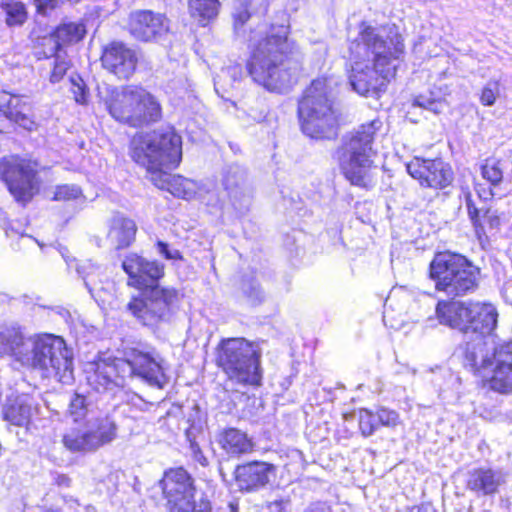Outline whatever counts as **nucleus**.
I'll return each mask as SVG.
<instances>
[{"label": "nucleus", "instance_id": "obj_1", "mask_svg": "<svg viewBox=\"0 0 512 512\" xmlns=\"http://www.w3.org/2000/svg\"><path fill=\"white\" fill-rule=\"evenodd\" d=\"M268 9L266 0H235L232 9L234 34L249 42L250 55L246 69L252 80L270 92L283 93L298 80L301 56L289 38V25H260L247 36L246 25Z\"/></svg>", "mask_w": 512, "mask_h": 512}, {"label": "nucleus", "instance_id": "obj_2", "mask_svg": "<svg viewBox=\"0 0 512 512\" xmlns=\"http://www.w3.org/2000/svg\"><path fill=\"white\" fill-rule=\"evenodd\" d=\"M350 51L355 59L349 76L352 89L359 95L377 98L395 77L405 46L395 25L373 27L362 22Z\"/></svg>", "mask_w": 512, "mask_h": 512}, {"label": "nucleus", "instance_id": "obj_3", "mask_svg": "<svg viewBox=\"0 0 512 512\" xmlns=\"http://www.w3.org/2000/svg\"><path fill=\"white\" fill-rule=\"evenodd\" d=\"M163 363V357L155 348L138 343L125 347L121 357L99 359L92 363V373L87 381L99 393L124 387L126 381L133 378L162 389L168 383Z\"/></svg>", "mask_w": 512, "mask_h": 512}, {"label": "nucleus", "instance_id": "obj_4", "mask_svg": "<svg viewBox=\"0 0 512 512\" xmlns=\"http://www.w3.org/2000/svg\"><path fill=\"white\" fill-rule=\"evenodd\" d=\"M0 353L12 354L44 378H54L62 384L74 380L73 352L61 337L43 334L25 338L18 329H6L0 333Z\"/></svg>", "mask_w": 512, "mask_h": 512}, {"label": "nucleus", "instance_id": "obj_5", "mask_svg": "<svg viewBox=\"0 0 512 512\" xmlns=\"http://www.w3.org/2000/svg\"><path fill=\"white\" fill-rule=\"evenodd\" d=\"M130 154L136 163L151 173H162L168 181L167 171L182 160V139L172 128L138 132L130 142Z\"/></svg>", "mask_w": 512, "mask_h": 512}, {"label": "nucleus", "instance_id": "obj_6", "mask_svg": "<svg viewBox=\"0 0 512 512\" xmlns=\"http://www.w3.org/2000/svg\"><path fill=\"white\" fill-rule=\"evenodd\" d=\"M301 129L311 138H331L336 135L338 112L330 82L326 78L313 80L298 104Z\"/></svg>", "mask_w": 512, "mask_h": 512}, {"label": "nucleus", "instance_id": "obj_7", "mask_svg": "<svg viewBox=\"0 0 512 512\" xmlns=\"http://www.w3.org/2000/svg\"><path fill=\"white\" fill-rule=\"evenodd\" d=\"M382 122L374 119L360 125L344 144L341 169L351 185L370 190L375 186L371 172L372 156L375 154L372 145L376 133L381 129Z\"/></svg>", "mask_w": 512, "mask_h": 512}, {"label": "nucleus", "instance_id": "obj_8", "mask_svg": "<svg viewBox=\"0 0 512 512\" xmlns=\"http://www.w3.org/2000/svg\"><path fill=\"white\" fill-rule=\"evenodd\" d=\"M429 277L437 291L449 297H461L477 289L480 268L461 254L438 252L430 262Z\"/></svg>", "mask_w": 512, "mask_h": 512}, {"label": "nucleus", "instance_id": "obj_9", "mask_svg": "<svg viewBox=\"0 0 512 512\" xmlns=\"http://www.w3.org/2000/svg\"><path fill=\"white\" fill-rule=\"evenodd\" d=\"M261 353L258 346L244 338L223 339L217 347L216 363L230 380L259 385Z\"/></svg>", "mask_w": 512, "mask_h": 512}, {"label": "nucleus", "instance_id": "obj_10", "mask_svg": "<svg viewBox=\"0 0 512 512\" xmlns=\"http://www.w3.org/2000/svg\"><path fill=\"white\" fill-rule=\"evenodd\" d=\"M182 298L176 288L159 284L132 298L127 310L140 324L155 329L174 320Z\"/></svg>", "mask_w": 512, "mask_h": 512}, {"label": "nucleus", "instance_id": "obj_11", "mask_svg": "<svg viewBox=\"0 0 512 512\" xmlns=\"http://www.w3.org/2000/svg\"><path fill=\"white\" fill-rule=\"evenodd\" d=\"M159 485L169 512H212L205 494L196 499L195 480L183 467L166 470Z\"/></svg>", "mask_w": 512, "mask_h": 512}, {"label": "nucleus", "instance_id": "obj_12", "mask_svg": "<svg viewBox=\"0 0 512 512\" xmlns=\"http://www.w3.org/2000/svg\"><path fill=\"white\" fill-rule=\"evenodd\" d=\"M0 178L14 199L26 205L39 191L37 172L30 161L18 157L0 160Z\"/></svg>", "mask_w": 512, "mask_h": 512}, {"label": "nucleus", "instance_id": "obj_13", "mask_svg": "<svg viewBox=\"0 0 512 512\" xmlns=\"http://www.w3.org/2000/svg\"><path fill=\"white\" fill-rule=\"evenodd\" d=\"M141 87L123 86L121 88L105 85L98 89V95L105 104L109 114L118 122L132 127L138 119L133 113L141 100Z\"/></svg>", "mask_w": 512, "mask_h": 512}, {"label": "nucleus", "instance_id": "obj_14", "mask_svg": "<svg viewBox=\"0 0 512 512\" xmlns=\"http://www.w3.org/2000/svg\"><path fill=\"white\" fill-rule=\"evenodd\" d=\"M122 269L128 275V285L140 292L159 285L165 275V266L157 260H148L136 253H129L122 261Z\"/></svg>", "mask_w": 512, "mask_h": 512}, {"label": "nucleus", "instance_id": "obj_15", "mask_svg": "<svg viewBox=\"0 0 512 512\" xmlns=\"http://www.w3.org/2000/svg\"><path fill=\"white\" fill-rule=\"evenodd\" d=\"M408 174L417 179L422 187L445 189L454 180V173L449 163L441 158L423 159L414 157L406 164Z\"/></svg>", "mask_w": 512, "mask_h": 512}, {"label": "nucleus", "instance_id": "obj_16", "mask_svg": "<svg viewBox=\"0 0 512 512\" xmlns=\"http://www.w3.org/2000/svg\"><path fill=\"white\" fill-rule=\"evenodd\" d=\"M455 356L463 368L475 376L486 380L494 357V347H490L485 338L475 336L458 345Z\"/></svg>", "mask_w": 512, "mask_h": 512}, {"label": "nucleus", "instance_id": "obj_17", "mask_svg": "<svg viewBox=\"0 0 512 512\" xmlns=\"http://www.w3.org/2000/svg\"><path fill=\"white\" fill-rule=\"evenodd\" d=\"M129 33L139 41H158L169 32V20L161 13L137 10L129 15Z\"/></svg>", "mask_w": 512, "mask_h": 512}, {"label": "nucleus", "instance_id": "obj_18", "mask_svg": "<svg viewBox=\"0 0 512 512\" xmlns=\"http://www.w3.org/2000/svg\"><path fill=\"white\" fill-rule=\"evenodd\" d=\"M491 366L486 378L489 389L500 394L512 393V341L494 346Z\"/></svg>", "mask_w": 512, "mask_h": 512}, {"label": "nucleus", "instance_id": "obj_19", "mask_svg": "<svg viewBox=\"0 0 512 512\" xmlns=\"http://www.w3.org/2000/svg\"><path fill=\"white\" fill-rule=\"evenodd\" d=\"M276 466L264 461H250L236 466L234 475L237 486L242 492H257L276 476Z\"/></svg>", "mask_w": 512, "mask_h": 512}, {"label": "nucleus", "instance_id": "obj_20", "mask_svg": "<svg viewBox=\"0 0 512 512\" xmlns=\"http://www.w3.org/2000/svg\"><path fill=\"white\" fill-rule=\"evenodd\" d=\"M101 61L103 67L118 79L128 80L135 72L138 56L135 50L122 42H112L104 48Z\"/></svg>", "mask_w": 512, "mask_h": 512}, {"label": "nucleus", "instance_id": "obj_21", "mask_svg": "<svg viewBox=\"0 0 512 512\" xmlns=\"http://www.w3.org/2000/svg\"><path fill=\"white\" fill-rule=\"evenodd\" d=\"M469 220L472 223L477 238L487 239L489 233H496L501 226V216L497 209L478 207L468 189L462 190Z\"/></svg>", "mask_w": 512, "mask_h": 512}, {"label": "nucleus", "instance_id": "obj_22", "mask_svg": "<svg viewBox=\"0 0 512 512\" xmlns=\"http://www.w3.org/2000/svg\"><path fill=\"white\" fill-rule=\"evenodd\" d=\"M507 482V473L501 468L477 467L468 471L466 488L477 496H493Z\"/></svg>", "mask_w": 512, "mask_h": 512}, {"label": "nucleus", "instance_id": "obj_23", "mask_svg": "<svg viewBox=\"0 0 512 512\" xmlns=\"http://www.w3.org/2000/svg\"><path fill=\"white\" fill-rule=\"evenodd\" d=\"M246 170L238 165H229L223 176V186L234 210L239 214L248 211L251 204V197L246 188Z\"/></svg>", "mask_w": 512, "mask_h": 512}, {"label": "nucleus", "instance_id": "obj_24", "mask_svg": "<svg viewBox=\"0 0 512 512\" xmlns=\"http://www.w3.org/2000/svg\"><path fill=\"white\" fill-rule=\"evenodd\" d=\"M0 112L28 131L35 128V122L31 118V106L23 96L1 91Z\"/></svg>", "mask_w": 512, "mask_h": 512}, {"label": "nucleus", "instance_id": "obj_25", "mask_svg": "<svg viewBox=\"0 0 512 512\" xmlns=\"http://www.w3.org/2000/svg\"><path fill=\"white\" fill-rule=\"evenodd\" d=\"M469 314L465 334L473 333L484 338L495 330L498 312L492 304L470 303Z\"/></svg>", "mask_w": 512, "mask_h": 512}, {"label": "nucleus", "instance_id": "obj_26", "mask_svg": "<svg viewBox=\"0 0 512 512\" xmlns=\"http://www.w3.org/2000/svg\"><path fill=\"white\" fill-rule=\"evenodd\" d=\"M469 311L470 303L440 300L435 308V316L439 324L465 334Z\"/></svg>", "mask_w": 512, "mask_h": 512}, {"label": "nucleus", "instance_id": "obj_27", "mask_svg": "<svg viewBox=\"0 0 512 512\" xmlns=\"http://www.w3.org/2000/svg\"><path fill=\"white\" fill-rule=\"evenodd\" d=\"M36 411L33 398L28 395L8 397L2 407V418L10 425L26 427Z\"/></svg>", "mask_w": 512, "mask_h": 512}, {"label": "nucleus", "instance_id": "obj_28", "mask_svg": "<svg viewBox=\"0 0 512 512\" xmlns=\"http://www.w3.org/2000/svg\"><path fill=\"white\" fill-rule=\"evenodd\" d=\"M217 442L221 449L232 458L251 453L254 450L253 440L237 428H225L219 434Z\"/></svg>", "mask_w": 512, "mask_h": 512}, {"label": "nucleus", "instance_id": "obj_29", "mask_svg": "<svg viewBox=\"0 0 512 512\" xmlns=\"http://www.w3.org/2000/svg\"><path fill=\"white\" fill-rule=\"evenodd\" d=\"M136 233L135 221L122 214H117L110 221L107 238L115 249L120 250L128 248L135 241Z\"/></svg>", "mask_w": 512, "mask_h": 512}, {"label": "nucleus", "instance_id": "obj_30", "mask_svg": "<svg viewBox=\"0 0 512 512\" xmlns=\"http://www.w3.org/2000/svg\"><path fill=\"white\" fill-rule=\"evenodd\" d=\"M133 114L138 119L132 123V127L139 128L158 122L162 117V108L156 97L142 88L141 100L135 106Z\"/></svg>", "mask_w": 512, "mask_h": 512}, {"label": "nucleus", "instance_id": "obj_31", "mask_svg": "<svg viewBox=\"0 0 512 512\" xmlns=\"http://www.w3.org/2000/svg\"><path fill=\"white\" fill-rule=\"evenodd\" d=\"M85 426L96 438L97 448L109 444L117 436V425L108 415H94L85 421Z\"/></svg>", "mask_w": 512, "mask_h": 512}, {"label": "nucleus", "instance_id": "obj_32", "mask_svg": "<svg viewBox=\"0 0 512 512\" xmlns=\"http://www.w3.org/2000/svg\"><path fill=\"white\" fill-rule=\"evenodd\" d=\"M97 443L85 424L69 429L63 436V444L71 452H94L98 449Z\"/></svg>", "mask_w": 512, "mask_h": 512}, {"label": "nucleus", "instance_id": "obj_33", "mask_svg": "<svg viewBox=\"0 0 512 512\" xmlns=\"http://www.w3.org/2000/svg\"><path fill=\"white\" fill-rule=\"evenodd\" d=\"M240 297L250 306H259L266 301L267 294L253 274L244 275L238 286Z\"/></svg>", "mask_w": 512, "mask_h": 512}, {"label": "nucleus", "instance_id": "obj_34", "mask_svg": "<svg viewBox=\"0 0 512 512\" xmlns=\"http://www.w3.org/2000/svg\"><path fill=\"white\" fill-rule=\"evenodd\" d=\"M221 3L219 0H189L188 9L192 18L196 19L202 26L216 18Z\"/></svg>", "mask_w": 512, "mask_h": 512}, {"label": "nucleus", "instance_id": "obj_35", "mask_svg": "<svg viewBox=\"0 0 512 512\" xmlns=\"http://www.w3.org/2000/svg\"><path fill=\"white\" fill-rule=\"evenodd\" d=\"M96 408L90 396L75 393L70 400L68 412L74 422H78L94 416Z\"/></svg>", "mask_w": 512, "mask_h": 512}, {"label": "nucleus", "instance_id": "obj_36", "mask_svg": "<svg viewBox=\"0 0 512 512\" xmlns=\"http://www.w3.org/2000/svg\"><path fill=\"white\" fill-rule=\"evenodd\" d=\"M5 13V23L8 27H21L28 19L24 3L16 0H3L0 5Z\"/></svg>", "mask_w": 512, "mask_h": 512}, {"label": "nucleus", "instance_id": "obj_37", "mask_svg": "<svg viewBox=\"0 0 512 512\" xmlns=\"http://www.w3.org/2000/svg\"><path fill=\"white\" fill-rule=\"evenodd\" d=\"M85 33L84 25L75 22H64L57 26L52 32L62 47L67 44L79 42L84 37Z\"/></svg>", "mask_w": 512, "mask_h": 512}, {"label": "nucleus", "instance_id": "obj_38", "mask_svg": "<svg viewBox=\"0 0 512 512\" xmlns=\"http://www.w3.org/2000/svg\"><path fill=\"white\" fill-rule=\"evenodd\" d=\"M376 410L361 408L357 412L359 430L364 437L372 436L379 428Z\"/></svg>", "mask_w": 512, "mask_h": 512}, {"label": "nucleus", "instance_id": "obj_39", "mask_svg": "<svg viewBox=\"0 0 512 512\" xmlns=\"http://www.w3.org/2000/svg\"><path fill=\"white\" fill-rule=\"evenodd\" d=\"M481 175L492 186L499 185L503 180L502 162L497 159H486L481 166Z\"/></svg>", "mask_w": 512, "mask_h": 512}, {"label": "nucleus", "instance_id": "obj_40", "mask_svg": "<svg viewBox=\"0 0 512 512\" xmlns=\"http://www.w3.org/2000/svg\"><path fill=\"white\" fill-rule=\"evenodd\" d=\"M413 106L424 108L434 114H440L445 107V103L440 97H436L432 92H428L414 97Z\"/></svg>", "mask_w": 512, "mask_h": 512}, {"label": "nucleus", "instance_id": "obj_41", "mask_svg": "<svg viewBox=\"0 0 512 512\" xmlns=\"http://www.w3.org/2000/svg\"><path fill=\"white\" fill-rule=\"evenodd\" d=\"M38 45L43 47V51L39 52V54H42L45 58H56L57 55L65 53L62 50V45L52 33L39 38Z\"/></svg>", "mask_w": 512, "mask_h": 512}, {"label": "nucleus", "instance_id": "obj_42", "mask_svg": "<svg viewBox=\"0 0 512 512\" xmlns=\"http://www.w3.org/2000/svg\"><path fill=\"white\" fill-rule=\"evenodd\" d=\"M82 195V190L75 184L58 185L55 188L53 200L55 201H69L79 198Z\"/></svg>", "mask_w": 512, "mask_h": 512}, {"label": "nucleus", "instance_id": "obj_43", "mask_svg": "<svg viewBox=\"0 0 512 512\" xmlns=\"http://www.w3.org/2000/svg\"><path fill=\"white\" fill-rule=\"evenodd\" d=\"M500 93V83L498 80H489L483 87L480 95V102L484 106H492L496 102Z\"/></svg>", "mask_w": 512, "mask_h": 512}, {"label": "nucleus", "instance_id": "obj_44", "mask_svg": "<svg viewBox=\"0 0 512 512\" xmlns=\"http://www.w3.org/2000/svg\"><path fill=\"white\" fill-rule=\"evenodd\" d=\"M70 68V61L67 59L66 54H59L54 58L53 69L50 75L52 83L60 82L65 76L67 70Z\"/></svg>", "mask_w": 512, "mask_h": 512}, {"label": "nucleus", "instance_id": "obj_45", "mask_svg": "<svg viewBox=\"0 0 512 512\" xmlns=\"http://www.w3.org/2000/svg\"><path fill=\"white\" fill-rule=\"evenodd\" d=\"M376 413L378 416L377 423L382 427L394 428L400 423L399 414L392 409L386 407H377Z\"/></svg>", "mask_w": 512, "mask_h": 512}, {"label": "nucleus", "instance_id": "obj_46", "mask_svg": "<svg viewBox=\"0 0 512 512\" xmlns=\"http://www.w3.org/2000/svg\"><path fill=\"white\" fill-rule=\"evenodd\" d=\"M71 92L78 104H86L88 102L89 90L80 76L71 77Z\"/></svg>", "mask_w": 512, "mask_h": 512}, {"label": "nucleus", "instance_id": "obj_47", "mask_svg": "<svg viewBox=\"0 0 512 512\" xmlns=\"http://www.w3.org/2000/svg\"><path fill=\"white\" fill-rule=\"evenodd\" d=\"M80 0H34L37 13L43 16L49 15L50 12L58 8L63 3L76 4Z\"/></svg>", "mask_w": 512, "mask_h": 512}, {"label": "nucleus", "instance_id": "obj_48", "mask_svg": "<svg viewBox=\"0 0 512 512\" xmlns=\"http://www.w3.org/2000/svg\"><path fill=\"white\" fill-rule=\"evenodd\" d=\"M186 437L187 440L189 441V448L193 460L199 463L202 467H207L209 465V460L204 455L199 444L194 440V438H192V432H190V430H186Z\"/></svg>", "mask_w": 512, "mask_h": 512}, {"label": "nucleus", "instance_id": "obj_49", "mask_svg": "<svg viewBox=\"0 0 512 512\" xmlns=\"http://www.w3.org/2000/svg\"><path fill=\"white\" fill-rule=\"evenodd\" d=\"M158 253L161 254L168 260L182 259V255L177 249H170L169 244L164 241H158L157 244Z\"/></svg>", "mask_w": 512, "mask_h": 512}, {"label": "nucleus", "instance_id": "obj_50", "mask_svg": "<svg viewBox=\"0 0 512 512\" xmlns=\"http://www.w3.org/2000/svg\"><path fill=\"white\" fill-rule=\"evenodd\" d=\"M289 505V499L279 498L268 502L267 508L270 512H286Z\"/></svg>", "mask_w": 512, "mask_h": 512}, {"label": "nucleus", "instance_id": "obj_51", "mask_svg": "<svg viewBox=\"0 0 512 512\" xmlns=\"http://www.w3.org/2000/svg\"><path fill=\"white\" fill-rule=\"evenodd\" d=\"M404 512H436V509L430 502H422L419 505L407 506Z\"/></svg>", "mask_w": 512, "mask_h": 512}, {"label": "nucleus", "instance_id": "obj_52", "mask_svg": "<svg viewBox=\"0 0 512 512\" xmlns=\"http://www.w3.org/2000/svg\"><path fill=\"white\" fill-rule=\"evenodd\" d=\"M199 414H200L199 406L197 404L193 405L192 410L187 418V421L190 423V428L188 430L191 431L193 428H195L196 423L200 421Z\"/></svg>", "mask_w": 512, "mask_h": 512}, {"label": "nucleus", "instance_id": "obj_53", "mask_svg": "<svg viewBox=\"0 0 512 512\" xmlns=\"http://www.w3.org/2000/svg\"><path fill=\"white\" fill-rule=\"evenodd\" d=\"M303 512H332V510L323 502H315L310 504Z\"/></svg>", "mask_w": 512, "mask_h": 512}, {"label": "nucleus", "instance_id": "obj_54", "mask_svg": "<svg viewBox=\"0 0 512 512\" xmlns=\"http://www.w3.org/2000/svg\"><path fill=\"white\" fill-rule=\"evenodd\" d=\"M476 192L479 199L483 202L492 199V197L494 196V193L491 188H489L488 190H486L485 188H476ZM485 204L486 203H484V205Z\"/></svg>", "mask_w": 512, "mask_h": 512}, {"label": "nucleus", "instance_id": "obj_55", "mask_svg": "<svg viewBox=\"0 0 512 512\" xmlns=\"http://www.w3.org/2000/svg\"><path fill=\"white\" fill-rule=\"evenodd\" d=\"M76 271L83 278L85 286L91 291V288H90L89 283L87 281V274L85 273V267L84 266H77L76 267Z\"/></svg>", "mask_w": 512, "mask_h": 512}, {"label": "nucleus", "instance_id": "obj_56", "mask_svg": "<svg viewBox=\"0 0 512 512\" xmlns=\"http://www.w3.org/2000/svg\"><path fill=\"white\" fill-rule=\"evenodd\" d=\"M239 72H240V69L238 67H229V68H227L226 70L223 71V74H227L228 76L233 78V80L235 81L236 80V75Z\"/></svg>", "mask_w": 512, "mask_h": 512}, {"label": "nucleus", "instance_id": "obj_57", "mask_svg": "<svg viewBox=\"0 0 512 512\" xmlns=\"http://www.w3.org/2000/svg\"><path fill=\"white\" fill-rule=\"evenodd\" d=\"M58 485L62 486H69L70 485V479L66 475H59L57 478Z\"/></svg>", "mask_w": 512, "mask_h": 512}, {"label": "nucleus", "instance_id": "obj_58", "mask_svg": "<svg viewBox=\"0 0 512 512\" xmlns=\"http://www.w3.org/2000/svg\"><path fill=\"white\" fill-rule=\"evenodd\" d=\"M228 507H229L230 512H238V504L237 503L231 502V503H229Z\"/></svg>", "mask_w": 512, "mask_h": 512}, {"label": "nucleus", "instance_id": "obj_59", "mask_svg": "<svg viewBox=\"0 0 512 512\" xmlns=\"http://www.w3.org/2000/svg\"><path fill=\"white\" fill-rule=\"evenodd\" d=\"M219 84H220V81L219 80H216L214 81V87H215V91L219 94Z\"/></svg>", "mask_w": 512, "mask_h": 512}, {"label": "nucleus", "instance_id": "obj_60", "mask_svg": "<svg viewBox=\"0 0 512 512\" xmlns=\"http://www.w3.org/2000/svg\"><path fill=\"white\" fill-rule=\"evenodd\" d=\"M427 325L432 327V326L434 325V319H433V318H431V317H430V318H428V319H427Z\"/></svg>", "mask_w": 512, "mask_h": 512}]
</instances>
